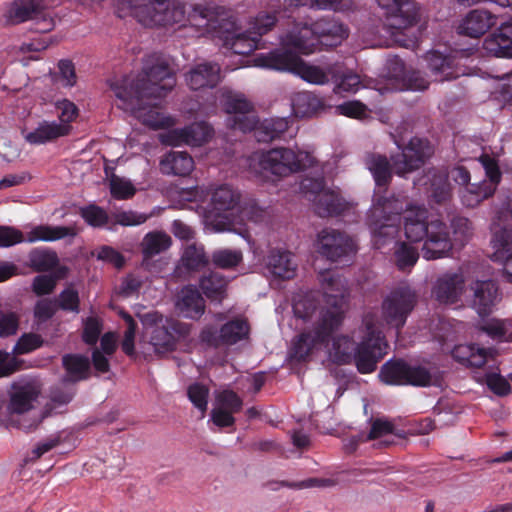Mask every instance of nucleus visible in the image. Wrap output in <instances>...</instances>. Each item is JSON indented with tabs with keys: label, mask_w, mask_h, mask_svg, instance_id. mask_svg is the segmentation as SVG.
<instances>
[{
	"label": "nucleus",
	"mask_w": 512,
	"mask_h": 512,
	"mask_svg": "<svg viewBox=\"0 0 512 512\" xmlns=\"http://www.w3.org/2000/svg\"><path fill=\"white\" fill-rule=\"evenodd\" d=\"M320 282L326 307H319L312 293L294 298L295 319L304 326L290 348V357L297 361H306L326 348L344 319L342 307L348 296L347 281L337 271L328 270L320 274Z\"/></svg>",
	"instance_id": "obj_1"
},
{
	"label": "nucleus",
	"mask_w": 512,
	"mask_h": 512,
	"mask_svg": "<svg viewBox=\"0 0 512 512\" xmlns=\"http://www.w3.org/2000/svg\"><path fill=\"white\" fill-rule=\"evenodd\" d=\"M404 215V232L410 242L424 240L423 257L435 260L448 255L453 247L447 225L441 220H428V212L423 207L408 208L404 198H379L368 212V225L373 245L383 248L399 232L400 215Z\"/></svg>",
	"instance_id": "obj_2"
},
{
	"label": "nucleus",
	"mask_w": 512,
	"mask_h": 512,
	"mask_svg": "<svg viewBox=\"0 0 512 512\" xmlns=\"http://www.w3.org/2000/svg\"><path fill=\"white\" fill-rule=\"evenodd\" d=\"M175 84L174 74L167 61L161 55L151 54L144 59L141 73L111 81L110 88L118 108L130 113L145 126L158 130L176 124L174 117L156 109L155 102L171 91Z\"/></svg>",
	"instance_id": "obj_3"
},
{
	"label": "nucleus",
	"mask_w": 512,
	"mask_h": 512,
	"mask_svg": "<svg viewBox=\"0 0 512 512\" xmlns=\"http://www.w3.org/2000/svg\"><path fill=\"white\" fill-rule=\"evenodd\" d=\"M189 26L198 36L218 38L233 53L247 55L259 47L260 39L240 32L238 18L232 9L218 5H195L188 14Z\"/></svg>",
	"instance_id": "obj_4"
},
{
	"label": "nucleus",
	"mask_w": 512,
	"mask_h": 512,
	"mask_svg": "<svg viewBox=\"0 0 512 512\" xmlns=\"http://www.w3.org/2000/svg\"><path fill=\"white\" fill-rule=\"evenodd\" d=\"M363 325L366 334L358 345L352 337L338 335L332 338L329 356L337 364L354 363L360 373L368 374L376 369L377 363L385 356L388 344L375 323L374 315L366 314Z\"/></svg>",
	"instance_id": "obj_5"
},
{
	"label": "nucleus",
	"mask_w": 512,
	"mask_h": 512,
	"mask_svg": "<svg viewBox=\"0 0 512 512\" xmlns=\"http://www.w3.org/2000/svg\"><path fill=\"white\" fill-rule=\"evenodd\" d=\"M221 104L228 114L227 127L242 133L254 131L259 142H269L279 138L288 129L287 118H270L259 122L253 105L242 94L223 92Z\"/></svg>",
	"instance_id": "obj_6"
},
{
	"label": "nucleus",
	"mask_w": 512,
	"mask_h": 512,
	"mask_svg": "<svg viewBox=\"0 0 512 512\" xmlns=\"http://www.w3.org/2000/svg\"><path fill=\"white\" fill-rule=\"evenodd\" d=\"M402 152L393 156L392 164L386 156L370 153L365 157V165L372 173L376 185L386 186L395 174L404 177L406 174L418 169L433 153V147L427 139L413 137L409 143L401 148Z\"/></svg>",
	"instance_id": "obj_7"
},
{
	"label": "nucleus",
	"mask_w": 512,
	"mask_h": 512,
	"mask_svg": "<svg viewBox=\"0 0 512 512\" xmlns=\"http://www.w3.org/2000/svg\"><path fill=\"white\" fill-rule=\"evenodd\" d=\"M348 37V28L335 19H320L311 26L297 25L281 38V44L296 48L303 54H311L320 43L335 47Z\"/></svg>",
	"instance_id": "obj_8"
},
{
	"label": "nucleus",
	"mask_w": 512,
	"mask_h": 512,
	"mask_svg": "<svg viewBox=\"0 0 512 512\" xmlns=\"http://www.w3.org/2000/svg\"><path fill=\"white\" fill-rule=\"evenodd\" d=\"M299 54L302 53L296 48L282 44L281 47L270 52L258 54L254 61L258 67L291 72L311 84L322 85L329 81V76L333 74L332 67L322 69L307 64L299 57Z\"/></svg>",
	"instance_id": "obj_9"
},
{
	"label": "nucleus",
	"mask_w": 512,
	"mask_h": 512,
	"mask_svg": "<svg viewBox=\"0 0 512 512\" xmlns=\"http://www.w3.org/2000/svg\"><path fill=\"white\" fill-rule=\"evenodd\" d=\"M116 8L120 18L131 15L146 27L178 24L185 18L184 6L170 0H117Z\"/></svg>",
	"instance_id": "obj_10"
},
{
	"label": "nucleus",
	"mask_w": 512,
	"mask_h": 512,
	"mask_svg": "<svg viewBox=\"0 0 512 512\" xmlns=\"http://www.w3.org/2000/svg\"><path fill=\"white\" fill-rule=\"evenodd\" d=\"M253 160L257 162L263 174L277 178L288 177L317 164V160L311 151L298 147L295 149L290 147L271 148L267 151L255 153Z\"/></svg>",
	"instance_id": "obj_11"
},
{
	"label": "nucleus",
	"mask_w": 512,
	"mask_h": 512,
	"mask_svg": "<svg viewBox=\"0 0 512 512\" xmlns=\"http://www.w3.org/2000/svg\"><path fill=\"white\" fill-rule=\"evenodd\" d=\"M53 0H13L7 4L5 19L10 24L36 21L37 30L46 33L54 29Z\"/></svg>",
	"instance_id": "obj_12"
},
{
	"label": "nucleus",
	"mask_w": 512,
	"mask_h": 512,
	"mask_svg": "<svg viewBox=\"0 0 512 512\" xmlns=\"http://www.w3.org/2000/svg\"><path fill=\"white\" fill-rule=\"evenodd\" d=\"M300 188L305 197L313 203L314 211L320 217L339 215L347 208V203L339 195V191L327 187L322 176L304 178Z\"/></svg>",
	"instance_id": "obj_13"
},
{
	"label": "nucleus",
	"mask_w": 512,
	"mask_h": 512,
	"mask_svg": "<svg viewBox=\"0 0 512 512\" xmlns=\"http://www.w3.org/2000/svg\"><path fill=\"white\" fill-rule=\"evenodd\" d=\"M479 162L485 170L487 180L485 179L478 183H469L460 190L462 204L470 208L478 206L482 201L491 197L502 178L497 159L489 154L483 153L479 157Z\"/></svg>",
	"instance_id": "obj_14"
},
{
	"label": "nucleus",
	"mask_w": 512,
	"mask_h": 512,
	"mask_svg": "<svg viewBox=\"0 0 512 512\" xmlns=\"http://www.w3.org/2000/svg\"><path fill=\"white\" fill-rule=\"evenodd\" d=\"M78 234L75 226H34L26 236L23 233L9 226H0V246L10 247L18 243H34L38 241L53 242L64 238H74Z\"/></svg>",
	"instance_id": "obj_15"
},
{
	"label": "nucleus",
	"mask_w": 512,
	"mask_h": 512,
	"mask_svg": "<svg viewBox=\"0 0 512 512\" xmlns=\"http://www.w3.org/2000/svg\"><path fill=\"white\" fill-rule=\"evenodd\" d=\"M417 303V294L407 284L394 288L383 300L382 320L396 330L401 329Z\"/></svg>",
	"instance_id": "obj_16"
},
{
	"label": "nucleus",
	"mask_w": 512,
	"mask_h": 512,
	"mask_svg": "<svg viewBox=\"0 0 512 512\" xmlns=\"http://www.w3.org/2000/svg\"><path fill=\"white\" fill-rule=\"evenodd\" d=\"M381 380L390 385L426 387L433 383L432 373L424 366L411 365L404 360L386 362L380 370Z\"/></svg>",
	"instance_id": "obj_17"
},
{
	"label": "nucleus",
	"mask_w": 512,
	"mask_h": 512,
	"mask_svg": "<svg viewBox=\"0 0 512 512\" xmlns=\"http://www.w3.org/2000/svg\"><path fill=\"white\" fill-rule=\"evenodd\" d=\"M317 252L332 262L349 261L357 253L355 240L344 232L324 228L317 235Z\"/></svg>",
	"instance_id": "obj_18"
},
{
	"label": "nucleus",
	"mask_w": 512,
	"mask_h": 512,
	"mask_svg": "<svg viewBox=\"0 0 512 512\" xmlns=\"http://www.w3.org/2000/svg\"><path fill=\"white\" fill-rule=\"evenodd\" d=\"M151 321L150 343L158 353L174 350L177 339L188 333L187 326L173 318H165L157 312L148 314Z\"/></svg>",
	"instance_id": "obj_19"
},
{
	"label": "nucleus",
	"mask_w": 512,
	"mask_h": 512,
	"mask_svg": "<svg viewBox=\"0 0 512 512\" xmlns=\"http://www.w3.org/2000/svg\"><path fill=\"white\" fill-rule=\"evenodd\" d=\"M213 128L206 122H195L180 129H171L159 134V141L167 146H201L213 136Z\"/></svg>",
	"instance_id": "obj_20"
},
{
	"label": "nucleus",
	"mask_w": 512,
	"mask_h": 512,
	"mask_svg": "<svg viewBox=\"0 0 512 512\" xmlns=\"http://www.w3.org/2000/svg\"><path fill=\"white\" fill-rule=\"evenodd\" d=\"M471 308L480 317L488 316L501 300L497 283L491 279L473 281L468 288L466 296Z\"/></svg>",
	"instance_id": "obj_21"
},
{
	"label": "nucleus",
	"mask_w": 512,
	"mask_h": 512,
	"mask_svg": "<svg viewBox=\"0 0 512 512\" xmlns=\"http://www.w3.org/2000/svg\"><path fill=\"white\" fill-rule=\"evenodd\" d=\"M250 327L242 318L233 319L224 324L219 333L211 327L202 330L200 339L209 346L218 347L221 344L234 345L249 336Z\"/></svg>",
	"instance_id": "obj_22"
},
{
	"label": "nucleus",
	"mask_w": 512,
	"mask_h": 512,
	"mask_svg": "<svg viewBox=\"0 0 512 512\" xmlns=\"http://www.w3.org/2000/svg\"><path fill=\"white\" fill-rule=\"evenodd\" d=\"M40 394V385L34 379L22 378L11 385L8 411L10 414L22 415L33 408V403Z\"/></svg>",
	"instance_id": "obj_23"
},
{
	"label": "nucleus",
	"mask_w": 512,
	"mask_h": 512,
	"mask_svg": "<svg viewBox=\"0 0 512 512\" xmlns=\"http://www.w3.org/2000/svg\"><path fill=\"white\" fill-rule=\"evenodd\" d=\"M414 184L419 190L423 189L427 196L438 204L446 202L451 196L448 173L444 170L429 169Z\"/></svg>",
	"instance_id": "obj_24"
},
{
	"label": "nucleus",
	"mask_w": 512,
	"mask_h": 512,
	"mask_svg": "<svg viewBox=\"0 0 512 512\" xmlns=\"http://www.w3.org/2000/svg\"><path fill=\"white\" fill-rule=\"evenodd\" d=\"M379 6L393 19L390 26L396 29L407 28L418 20V11L408 0H377Z\"/></svg>",
	"instance_id": "obj_25"
},
{
	"label": "nucleus",
	"mask_w": 512,
	"mask_h": 512,
	"mask_svg": "<svg viewBox=\"0 0 512 512\" xmlns=\"http://www.w3.org/2000/svg\"><path fill=\"white\" fill-rule=\"evenodd\" d=\"M491 260L503 266L505 277L512 284V230L500 229L491 239Z\"/></svg>",
	"instance_id": "obj_26"
},
{
	"label": "nucleus",
	"mask_w": 512,
	"mask_h": 512,
	"mask_svg": "<svg viewBox=\"0 0 512 512\" xmlns=\"http://www.w3.org/2000/svg\"><path fill=\"white\" fill-rule=\"evenodd\" d=\"M465 280L462 274L447 273L438 278L433 294L443 304H454L458 302L464 293Z\"/></svg>",
	"instance_id": "obj_27"
},
{
	"label": "nucleus",
	"mask_w": 512,
	"mask_h": 512,
	"mask_svg": "<svg viewBox=\"0 0 512 512\" xmlns=\"http://www.w3.org/2000/svg\"><path fill=\"white\" fill-rule=\"evenodd\" d=\"M496 355L495 349L477 344H459L452 350L453 358L467 367H482L487 362L494 361Z\"/></svg>",
	"instance_id": "obj_28"
},
{
	"label": "nucleus",
	"mask_w": 512,
	"mask_h": 512,
	"mask_svg": "<svg viewBox=\"0 0 512 512\" xmlns=\"http://www.w3.org/2000/svg\"><path fill=\"white\" fill-rule=\"evenodd\" d=\"M221 69L217 63L205 62L194 66L185 76L192 90L214 88L221 81Z\"/></svg>",
	"instance_id": "obj_29"
},
{
	"label": "nucleus",
	"mask_w": 512,
	"mask_h": 512,
	"mask_svg": "<svg viewBox=\"0 0 512 512\" xmlns=\"http://www.w3.org/2000/svg\"><path fill=\"white\" fill-rule=\"evenodd\" d=\"M496 16L485 10H472L458 26L459 34L479 38L496 24Z\"/></svg>",
	"instance_id": "obj_30"
},
{
	"label": "nucleus",
	"mask_w": 512,
	"mask_h": 512,
	"mask_svg": "<svg viewBox=\"0 0 512 512\" xmlns=\"http://www.w3.org/2000/svg\"><path fill=\"white\" fill-rule=\"evenodd\" d=\"M484 49L497 57L512 58V19L502 23L483 43Z\"/></svg>",
	"instance_id": "obj_31"
},
{
	"label": "nucleus",
	"mask_w": 512,
	"mask_h": 512,
	"mask_svg": "<svg viewBox=\"0 0 512 512\" xmlns=\"http://www.w3.org/2000/svg\"><path fill=\"white\" fill-rule=\"evenodd\" d=\"M24 140L31 145H44L67 136V130L63 125H57V121L42 120L30 131H23Z\"/></svg>",
	"instance_id": "obj_32"
},
{
	"label": "nucleus",
	"mask_w": 512,
	"mask_h": 512,
	"mask_svg": "<svg viewBox=\"0 0 512 512\" xmlns=\"http://www.w3.org/2000/svg\"><path fill=\"white\" fill-rule=\"evenodd\" d=\"M159 166L164 175L184 177L194 170V160L187 152L170 151L161 158Z\"/></svg>",
	"instance_id": "obj_33"
},
{
	"label": "nucleus",
	"mask_w": 512,
	"mask_h": 512,
	"mask_svg": "<svg viewBox=\"0 0 512 512\" xmlns=\"http://www.w3.org/2000/svg\"><path fill=\"white\" fill-rule=\"evenodd\" d=\"M266 266L274 277L283 280L294 278L297 271L293 254L286 250H272L268 255Z\"/></svg>",
	"instance_id": "obj_34"
},
{
	"label": "nucleus",
	"mask_w": 512,
	"mask_h": 512,
	"mask_svg": "<svg viewBox=\"0 0 512 512\" xmlns=\"http://www.w3.org/2000/svg\"><path fill=\"white\" fill-rule=\"evenodd\" d=\"M240 203V193L232 186L223 184L216 187L211 195V213L215 216H223L234 210Z\"/></svg>",
	"instance_id": "obj_35"
},
{
	"label": "nucleus",
	"mask_w": 512,
	"mask_h": 512,
	"mask_svg": "<svg viewBox=\"0 0 512 512\" xmlns=\"http://www.w3.org/2000/svg\"><path fill=\"white\" fill-rule=\"evenodd\" d=\"M176 307L185 318L198 319L205 312V301L193 287H184L176 302Z\"/></svg>",
	"instance_id": "obj_36"
},
{
	"label": "nucleus",
	"mask_w": 512,
	"mask_h": 512,
	"mask_svg": "<svg viewBox=\"0 0 512 512\" xmlns=\"http://www.w3.org/2000/svg\"><path fill=\"white\" fill-rule=\"evenodd\" d=\"M428 67L436 81L452 80L460 76L461 72L453 65V59L432 51L426 54Z\"/></svg>",
	"instance_id": "obj_37"
},
{
	"label": "nucleus",
	"mask_w": 512,
	"mask_h": 512,
	"mask_svg": "<svg viewBox=\"0 0 512 512\" xmlns=\"http://www.w3.org/2000/svg\"><path fill=\"white\" fill-rule=\"evenodd\" d=\"M323 107L322 100L311 92H299L292 98V110L297 117H312Z\"/></svg>",
	"instance_id": "obj_38"
},
{
	"label": "nucleus",
	"mask_w": 512,
	"mask_h": 512,
	"mask_svg": "<svg viewBox=\"0 0 512 512\" xmlns=\"http://www.w3.org/2000/svg\"><path fill=\"white\" fill-rule=\"evenodd\" d=\"M172 244L171 237L164 231L148 232L142 242L141 251L144 259H149L170 248Z\"/></svg>",
	"instance_id": "obj_39"
},
{
	"label": "nucleus",
	"mask_w": 512,
	"mask_h": 512,
	"mask_svg": "<svg viewBox=\"0 0 512 512\" xmlns=\"http://www.w3.org/2000/svg\"><path fill=\"white\" fill-rule=\"evenodd\" d=\"M228 280L220 273L211 272L200 279L199 286L211 301L221 302L226 296Z\"/></svg>",
	"instance_id": "obj_40"
},
{
	"label": "nucleus",
	"mask_w": 512,
	"mask_h": 512,
	"mask_svg": "<svg viewBox=\"0 0 512 512\" xmlns=\"http://www.w3.org/2000/svg\"><path fill=\"white\" fill-rule=\"evenodd\" d=\"M63 365L67 372V378L64 382L80 381L89 376L90 361L89 358L83 355L69 354L63 357Z\"/></svg>",
	"instance_id": "obj_41"
},
{
	"label": "nucleus",
	"mask_w": 512,
	"mask_h": 512,
	"mask_svg": "<svg viewBox=\"0 0 512 512\" xmlns=\"http://www.w3.org/2000/svg\"><path fill=\"white\" fill-rule=\"evenodd\" d=\"M479 329L493 340L512 342V320L489 319L480 324Z\"/></svg>",
	"instance_id": "obj_42"
},
{
	"label": "nucleus",
	"mask_w": 512,
	"mask_h": 512,
	"mask_svg": "<svg viewBox=\"0 0 512 512\" xmlns=\"http://www.w3.org/2000/svg\"><path fill=\"white\" fill-rule=\"evenodd\" d=\"M28 258L30 267L38 272L51 271L59 264L57 253L48 248H34Z\"/></svg>",
	"instance_id": "obj_43"
},
{
	"label": "nucleus",
	"mask_w": 512,
	"mask_h": 512,
	"mask_svg": "<svg viewBox=\"0 0 512 512\" xmlns=\"http://www.w3.org/2000/svg\"><path fill=\"white\" fill-rule=\"evenodd\" d=\"M209 260L202 245H188L181 256L180 267L187 271H198L208 264Z\"/></svg>",
	"instance_id": "obj_44"
},
{
	"label": "nucleus",
	"mask_w": 512,
	"mask_h": 512,
	"mask_svg": "<svg viewBox=\"0 0 512 512\" xmlns=\"http://www.w3.org/2000/svg\"><path fill=\"white\" fill-rule=\"evenodd\" d=\"M79 214L86 224L94 228H102L110 223L112 224V216L110 217L104 208L96 204L81 207Z\"/></svg>",
	"instance_id": "obj_45"
},
{
	"label": "nucleus",
	"mask_w": 512,
	"mask_h": 512,
	"mask_svg": "<svg viewBox=\"0 0 512 512\" xmlns=\"http://www.w3.org/2000/svg\"><path fill=\"white\" fill-rule=\"evenodd\" d=\"M277 22L276 12L260 11L254 17H251L249 24V33L260 39L261 36L271 31Z\"/></svg>",
	"instance_id": "obj_46"
},
{
	"label": "nucleus",
	"mask_w": 512,
	"mask_h": 512,
	"mask_svg": "<svg viewBox=\"0 0 512 512\" xmlns=\"http://www.w3.org/2000/svg\"><path fill=\"white\" fill-rule=\"evenodd\" d=\"M67 272L65 267L58 269L56 274L37 275L32 281V291L37 296L48 295L52 293L56 287L57 281L64 277Z\"/></svg>",
	"instance_id": "obj_47"
},
{
	"label": "nucleus",
	"mask_w": 512,
	"mask_h": 512,
	"mask_svg": "<svg viewBox=\"0 0 512 512\" xmlns=\"http://www.w3.org/2000/svg\"><path fill=\"white\" fill-rule=\"evenodd\" d=\"M58 112L57 125H63L67 130V136L72 132V123L79 116L78 107L68 99H62L55 103Z\"/></svg>",
	"instance_id": "obj_48"
},
{
	"label": "nucleus",
	"mask_w": 512,
	"mask_h": 512,
	"mask_svg": "<svg viewBox=\"0 0 512 512\" xmlns=\"http://www.w3.org/2000/svg\"><path fill=\"white\" fill-rule=\"evenodd\" d=\"M394 254L396 265L402 271L410 270L419 259L418 250L405 242L396 243Z\"/></svg>",
	"instance_id": "obj_49"
},
{
	"label": "nucleus",
	"mask_w": 512,
	"mask_h": 512,
	"mask_svg": "<svg viewBox=\"0 0 512 512\" xmlns=\"http://www.w3.org/2000/svg\"><path fill=\"white\" fill-rule=\"evenodd\" d=\"M152 215L133 210L117 211L112 214V225L108 229L112 230L113 225L138 226L145 223Z\"/></svg>",
	"instance_id": "obj_50"
},
{
	"label": "nucleus",
	"mask_w": 512,
	"mask_h": 512,
	"mask_svg": "<svg viewBox=\"0 0 512 512\" xmlns=\"http://www.w3.org/2000/svg\"><path fill=\"white\" fill-rule=\"evenodd\" d=\"M187 395L203 417L208 406L209 388L201 383H193L187 389Z\"/></svg>",
	"instance_id": "obj_51"
},
{
	"label": "nucleus",
	"mask_w": 512,
	"mask_h": 512,
	"mask_svg": "<svg viewBox=\"0 0 512 512\" xmlns=\"http://www.w3.org/2000/svg\"><path fill=\"white\" fill-rule=\"evenodd\" d=\"M331 77L334 79L336 83L334 88V91L336 93H355L361 87L360 77L355 73L347 72L342 74L341 76H337L335 74V71L333 70V74Z\"/></svg>",
	"instance_id": "obj_52"
},
{
	"label": "nucleus",
	"mask_w": 512,
	"mask_h": 512,
	"mask_svg": "<svg viewBox=\"0 0 512 512\" xmlns=\"http://www.w3.org/2000/svg\"><path fill=\"white\" fill-rule=\"evenodd\" d=\"M243 406V400L238 394L230 389H224L216 395V407L238 413Z\"/></svg>",
	"instance_id": "obj_53"
},
{
	"label": "nucleus",
	"mask_w": 512,
	"mask_h": 512,
	"mask_svg": "<svg viewBox=\"0 0 512 512\" xmlns=\"http://www.w3.org/2000/svg\"><path fill=\"white\" fill-rule=\"evenodd\" d=\"M213 263L220 268H233L242 261L240 250L220 249L212 254Z\"/></svg>",
	"instance_id": "obj_54"
},
{
	"label": "nucleus",
	"mask_w": 512,
	"mask_h": 512,
	"mask_svg": "<svg viewBox=\"0 0 512 512\" xmlns=\"http://www.w3.org/2000/svg\"><path fill=\"white\" fill-rule=\"evenodd\" d=\"M485 383L498 396H506L511 392L508 380L500 374L498 367L494 371L485 374Z\"/></svg>",
	"instance_id": "obj_55"
},
{
	"label": "nucleus",
	"mask_w": 512,
	"mask_h": 512,
	"mask_svg": "<svg viewBox=\"0 0 512 512\" xmlns=\"http://www.w3.org/2000/svg\"><path fill=\"white\" fill-rule=\"evenodd\" d=\"M110 192L113 198L126 200L135 195L136 189L130 181L114 177L110 180Z\"/></svg>",
	"instance_id": "obj_56"
},
{
	"label": "nucleus",
	"mask_w": 512,
	"mask_h": 512,
	"mask_svg": "<svg viewBox=\"0 0 512 512\" xmlns=\"http://www.w3.org/2000/svg\"><path fill=\"white\" fill-rule=\"evenodd\" d=\"M43 344V340L40 335L34 333L23 334L15 344L13 352L17 355L28 354Z\"/></svg>",
	"instance_id": "obj_57"
},
{
	"label": "nucleus",
	"mask_w": 512,
	"mask_h": 512,
	"mask_svg": "<svg viewBox=\"0 0 512 512\" xmlns=\"http://www.w3.org/2000/svg\"><path fill=\"white\" fill-rule=\"evenodd\" d=\"M122 317L127 324V329L124 333L121 348L127 356L133 357L135 355L134 340L136 334V322L128 313H122Z\"/></svg>",
	"instance_id": "obj_58"
},
{
	"label": "nucleus",
	"mask_w": 512,
	"mask_h": 512,
	"mask_svg": "<svg viewBox=\"0 0 512 512\" xmlns=\"http://www.w3.org/2000/svg\"><path fill=\"white\" fill-rule=\"evenodd\" d=\"M336 113L339 115L364 119L368 116V109L362 102L353 100L344 102L335 108Z\"/></svg>",
	"instance_id": "obj_59"
},
{
	"label": "nucleus",
	"mask_w": 512,
	"mask_h": 512,
	"mask_svg": "<svg viewBox=\"0 0 512 512\" xmlns=\"http://www.w3.org/2000/svg\"><path fill=\"white\" fill-rule=\"evenodd\" d=\"M58 306L64 311L79 313V294L72 286L65 288L58 297Z\"/></svg>",
	"instance_id": "obj_60"
},
{
	"label": "nucleus",
	"mask_w": 512,
	"mask_h": 512,
	"mask_svg": "<svg viewBox=\"0 0 512 512\" xmlns=\"http://www.w3.org/2000/svg\"><path fill=\"white\" fill-rule=\"evenodd\" d=\"M98 260L112 264L114 267L120 269L125 263L124 256L111 246L103 245L92 252Z\"/></svg>",
	"instance_id": "obj_61"
},
{
	"label": "nucleus",
	"mask_w": 512,
	"mask_h": 512,
	"mask_svg": "<svg viewBox=\"0 0 512 512\" xmlns=\"http://www.w3.org/2000/svg\"><path fill=\"white\" fill-rule=\"evenodd\" d=\"M392 434L399 437L401 436L400 433L395 432V426L391 421L386 419H376L371 424V429L367 436V439H380Z\"/></svg>",
	"instance_id": "obj_62"
},
{
	"label": "nucleus",
	"mask_w": 512,
	"mask_h": 512,
	"mask_svg": "<svg viewBox=\"0 0 512 512\" xmlns=\"http://www.w3.org/2000/svg\"><path fill=\"white\" fill-rule=\"evenodd\" d=\"M454 241L460 245H464L472 236V226L469 219L465 217H457L452 220Z\"/></svg>",
	"instance_id": "obj_63"
},
{
	"label": "nucleus",
	"mask_w": 512,
	"mask_h": 512,
	"mask_svg": "<svg viewBox=\"0 0 512 512\" xmlns=\"http://www.w3.org/2000/svg\"><path fill=\"white\" fill-rule=\"evenodd\" d=\"M102 331L101 320L97 317H88L84 322L82 339L88 345H95Z\"/></svg>",
	"instance_id": "obj_64"
}]
</instances>
